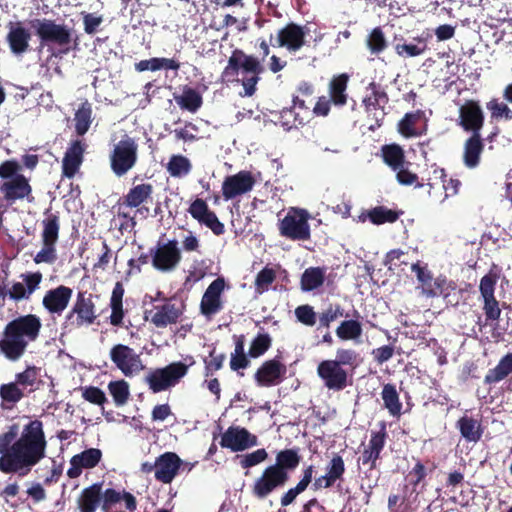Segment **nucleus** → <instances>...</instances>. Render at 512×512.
I'll use <instances>...</instances> for the list:
<instances>
[{"instance_id":"obj_1","label":"nucleus","mask_w":512,"mask_h":512,"mask_svg":"<svg viewBox=\"0 0 512 512\" xmlns=\"http://www.w3.org/2000/svg\"><path fill=\"white\" fill-rule=\"evenodd\" d=\"M47 447L41 420L28 418L22 426L12 423L0 434V472L26 476L46 458Z\"/></svg>"},{"instance_id":"obj_2","label":"nucleus","mask_w":512,"mask_h":512,"mask_svg":"<svg viewBox=\"0 0 512 512\" xmlns=\"http://www.w3.org/2000/svg\"><path fill=\"white\" fill-rule=\"evenodd\" d=\"M42 322L36 314L20 315L9 321L0 338V352L11 361H19L30 343L35 342L41 332Z\"/></svg>"},{"instance_id":"obj_3","label":"nucleus","mask_w":512,"mask_h":512,"mask_svg":"<svg viewBox=\"0 0 512 512\" xmlns=\"http://www.w3.org/2000/svg\"><path fill=\"white\" fill-rule=\"evenodd\" d=\"M263 72L264 67L258 58L241 49H235L222 72V78L229 82L240 81L244 88L243 96L251 97L257 90L256 86Z\"/></svg>"},{"instance_id":"obj_4","label":"nucleus","mask_w":512,"mask_h":512,"mask_svg":"<svg viewBox=\"0 0 512 512\" xmlns=\"http://www.w3.org/2000/svg\"><path fill=\"white\" fill-rule=\"evenodd\" d=\"M32 28L42 45L55 44L62 48V53L71 50H78L80 39L73 29L64 24H57L51 19H34L31 21Z\"/></svg>"},{"instance_id":"obj_5","label":"nucleus","mask_w":512,"mask_h":512,"mask_svg":"<svg viewBox=\"0 0 512 512\" xmlns=\"http://www.w3.org/2000/svg\"><path fill=\"white\" fill-rule=\"evenodd\" d=\"M185 361L188 363L172 362L163 368L151 370L145 377V383L153 393L176 386L187 375L189 367L195 363L192 356H187Z\"/></svg>"},{"instance_id":"obj_6","label":"nucleus","mask_w":512,"mask_h":512,"mask_svg":"<svg viewBox=\"0 0 512 512\" xmlns=\"http://www.w3.org/2000/svg\"><path fill=\"white\" fill-rule=\"evenodd\" d=\"M43 231L41 234L43 247L33 258L36 264H52L57 259L56 243L59 238L60 220L59 216L49 209L45 211V218L42 221Z\"/></svg>"},{"instance_id":"obj_7","label":"nucleus","mask_w":512,"mask_h":512,"mask_svg":"<svg viewBox=\"0 0 512 512\" xmlns=\"http://www.w3.org/2000/svg\"><path fill=\"white\" fill-rule=\"evenodd\" d=\"M109 160L110 168L116 176L122 177L127 174L138 160V144L135 139L125 135L114 145Z\"/></svg>"},{"instance_id":"obj_8","label":"nucleus","mask_w":512,"mask_h":512,"mask_svg":"<svg viewBox=\"0 0 512 512\" xmlns=\"http://www.w3.org/2000/svg\"><path fill=\"white\" fill-rule=\"evenodd\" d=\"M411 270L416 275L422 294L427 298H434L439 295L447 298L449 290H454L456 287L453 281L447 280L443 275L434 278L427 265H422L420 261L412 264Z\"/></svg>"},{"instance_id":"obj_9","label":"nucleus","mask_w":512,"mask_h":512,"mask_svg":"<svg viewBox=\"0 0 512 512\" xmlns=\"http://www.w3.org/2000/svg\"><path fill=\"white\" fill-rule=\"evenodd\" d=\"M97 318L92 295L86 291H79L72 309L65 317L64 327L69 330L78 329L84 325H91Z\"/></svg>"},{"instance_id":"obj_10","label":"nucleus","mask_w":512,"mask_h":512,"mask_svg":"<svg viewBox=\"0 0 512 512\" xmlns=\"http://www.w3.org/2000/svg\"><path fill=\"white\" fill-rule=\"evenodd\" d=\"M457 125L470 134H481L485 124V112L479 100L467 99L458 108Z\"/></svg>"},{"instance_id":"obj_11","label":"nucleus","mask_w":512,"mask_h":512,"mask_svg":"<svg viewBox=\"0 0 512 512\" xmlns=\"http://www.w3.org/2000/svg\"><path fill=\"white\" fill-rule=\"evenodd\" d=\"M289 480L290 476L284 475L277 468L269 465L255 479L251 487V493L256 499H266L274 491L284 487Z\"/></svg>"},{"instance_id":"obj_12","label":"nucleus","mask_w":512,"mask_h":512,"mask_svg":"<svg viewBox=\"0 0 512 512\" xmlns=\"http://www.w3.org/2000/svg\"><path fill=\"white\" fill-rule=\"evenodd\" d=\"M153 267L161 272L173 271L182 260V253L176 239L166 243L158 242L156 248L150 249Z\"/></svg>"},{"instance_id":"obj_13","label":"nucleus","mask_w":512,"mask_h":512,"mask_svg":"<svg viewBox=\"0 0 512 512\" xmlns=\"http://www.w3.org/2000/svg\"><path fill=\"white\" fill-rule=\"evenodd\" d=\"M110 358L114 365L126 376L137 375L145 369L140 354L128 345L116 344L110 350Z\"/></svg>"},{"instance_id":"obj_14","label":"nucleus","mask_w":512,"mask_h":512,"mask_svg":"<svg viewBox=\"0 0 512 512\" xmlns=\"http://www.w3.org/2000/svg\"><path fill=\"white\" fill-rule=\"evenodd\" d=\"M316 371L328 390L342 391L350 384L348 371L333 359L322 360Z\"/></svg>"},{"instance_id":"obj_15","label":"nucleus","mask_w":512,"mask_h":512,"mask_svg":"<svg viewBox=\"0 0 512 512\" xmlns=\"http://www.w3.org/2000/svg\"><path fill=\"white\" fill-rule=\"evenodd\" d=\"M279 231L281 236L293 241L308 240L311 235L308 215L302 210L287 213L279 223Z\"/></svg>"},{"instance_id":"obj_16","label":"nucleus","mask_w":512,"mask_h":512,"mask_svg":"<svg viewBox=\"0 0 512 512\" xmlns=\"http://www.w3.org/2000/svg\"><path fill=\"white\" fill-rule=\"evenodd\" d=\"M496 283L497 276L491 273L484 275L480 280L479 291L483 298L486 322L498 321L501 316L500 304L495 297Z\"/></svg>"},{"instance_id":"obj_17","label":"nucleus","mask_w":512,"mask_h":512,"mask_svg":"<svg viewBox=\"0 0 512 512\" xmlns=\"http://www.w3.org/2000/svg\"><path fill=\"white\" fill-rule=\"evenodd\" d=\"M255 184L256 179L252 172L241 170L225 177L222 183V195L225 200H231L250 192Z\"/></svg>"},{"instance_id":"obj_18","label":"nucleus","mask_w":512,"mask_h":512,"mask_svg":"<svg viewBox=\"0 0 512 512\" xmlns=\"http://www.w3.org/2000/svg\"><path fill=\"white\" fill-rule=\"evenodd\" d=\"M305 36L304 27L290 22L278 31L275 42L271 34L269 43L274 47H284L290 52H296L304 46Z\"/></svg>"},{"instance_id":"obj_19","label":"nucleus","mask_w":512,"mask_h":512,"mask_svg":"<svg viewBox=\"0 0 512 512\" xmlns=\"http://www.w3.org/2000/svg\"><path fill=\"white\" fill-rule=\"evenodd\" d=\"M258 444L256 435L251 434L246 428L230 426L221 436L220 445L233 452L244 451Z\"/></svg>"},{"instance_id":"obj_20","label":"nucleus","mask_w":512,"mask_h":512,"mask_svg":"<svg viewBox=\"0 0 512 512\" xmlns=\"http://www.w3.org/2000/svg\"><path fill=\"white\" fill-rule=\"evenodd\" d=\"M188 212L199 224L209 228L215 235L220 236L225 232L224 224L218 219L216 213L210 210L204 199L196 198L191 202Z\"/></svg>"},{"instance_id":"obj_21","label":"nucleus","mask_w":512,"mask_h":512,"mask_svg":"<svg viewBox=\"0 0 512 512\" xmlns=\"http://www.w3.org/2000/svg\"><path fill=\"white\" fill-rule=\"evenodd\" d=\"M286 372V365L276 357L264 361L255 372L254 379L261 387L276 386L284 380Z\"/></svg>"},{"instance_id":"obj_22","label":"nucleus","mask_w":512,"mask_h":512,"mask_svg":"<svg viewBox=\"0 0 512 512\" xmlns=\"http://www.w3.org/2000/svg\"><path fill=\"white\" fill-rule=\"evenodd\" d=\"M379 427L378 431L371 432L368 446L364 448L360 457L364 465H369L370 470L377 467V461L381 458V452L388 437L386 423L384 421L379 422Z\"/></svg>"},{"instance_id":"obj_23","label":"nucleus","mask_w":512,"mask_h":512,"mask_svg":"<svg viewBox=\"0 0 512 512\" xmlns=\"http://www.w3.org/2000/svg\"><path fill=\"white\" fill-rule=\"evenodd\" d=\"M0 191L9 204L23 199H27L29 202L34 200L32 187L28 179L22 174H17L12 179L3 182L0 185Z\"/></svg>"},{"instance_id":"obj_24","label":"nucleus","mask_w":512,"mask_h":512,"mask_svg":"<svg viewBox=\"0 0 512 512\" xmlns=\"http://www.w3.org/2000/svg\"><path fill=\"white\" fill-rule=\"evenodd\" d=\"M224 288L225 280L222 277L216 278L209 284L200 303V311L202 315L211 317L222 310L223 303L221 295Z\"/></svg>"},{"instance_id":"obj_25","label":"nucleus","mask_w":512,"mask_h":512,"mask_svg":"<svg viewBox=\"0 0 512 512\" xmlns=\"http://www.w3.org/2000/svg\"><path fill=\"white\" fill-rule=\"evenodd\" d=\"M20 277L22 282H13L8 289L9 298L15 302L29 300L43 279V275L39 271L23 273Z\"/></svg>"},{"instance_id":"obj_26","label":"nucleus","mask_w":512,"mask_h":512,"mask_svg":"<svg viewBox=\"0 0 512 512\" xmlns=\"http://www.w3.org/2000/svg\"><path fill=\"white\" fill-rule=\"evenodd\" d=\"M183 461L174 452H165L156 458L155 479L163 484H170L177 476Z\"/></svg>"},{"instance_id":"obj_27","label":"nucleus","mask_w":512,"mask_h":512,"mask_svg":"<svg viewBox=\"0 0 512 512\" xmlns=\"http://www.w3.org/2000/svg\"><path fill=\"white\" fill-rule=\"evenodd\" d=\"M6 42L12 54L23 55L29 50L31 40L30 31L21 22H9Z\"/></svg>"},{"instance_id":"obj_28","label":"nucleus","mask_w":512,"mask_h":512,"mask_svg":"<svg viewBox=\"0 0 512 512\" xmlns=\"http://www.w3.org/2000/svg\"><path fill=\"white\" fill-rule=\"evenodd\" d=\"M184 305L172 302V299L166 300L163 305L154 307L155 312L151 315L150 321L156 327L164 328L168 325L177 323L183 314Z\"/></svg>"},{"instance_id":"obj_29","label":"nucleus","mask_w":512,"mask_h":512,"mask_svg":"<svg viewBox=\"0 0 512 512\" xmlns=\"http://www.w3.org/2000/svg\"><path fill=\"white\" fill-rule=\"evenodd\" d=\"M72 293V289L65 285L50 289L44 295L42 305L49 313L60 315L67 308Z\"/></svg>"},{"instance_id":"obj_30","label":"nucleus","mask_w":512,"mask_h":512,"mask_svg":"<svg viewBox=\"0 0 512 512\" xmlns=\"http://www.w3.org/2000/svg\"><path fill=\"white\" fill-rule=\"evenodd\" d=\"M102 452L98 448H89L79 454L74 455L67 470V476L71 479L78 478L83 469H91L98 465L101 461Z\"/></svg>"},{"instance_id":"obj_31","label":"nucleus","mask_w":512,"mask_h":512,"mask_svg":"<svg viewBox=\"0 0 512 512\" xmlns=\"http://www.w3.org/2000/svg\"><path fill=\"white\" fill-rule=\"evenodd\" d=\"M85 151V144L81 140L72 141L62 160V176L73 178L78 172Z\"/></svg>"},{"instance_id":"obj_32","label":"nucleus","mask_w":512,"mask_h":512,"mask_svg":"<svg viewBox=\"0 0 512 512\" xmlns=\"http://www.w3.org/2000/svg\"><path fill=\"white\" fill-rule=\"evenodd\" d=\"M484 148L485 143L481 134H470L463 144L462 160L465 167L469 169L478 167Z\"/></svg>"},{"instance_id":"obj_33","label":"nucleus","mask_w":512,"mask_h":512,"mask_svg":"<svg viewBox=\"0 0 512 512\" xmlns=\"http://www.w3.org/2000/svg\"><path fill=\"white\" fill-rule=\"evenodd\" d=\"M425 118L422 110L406 113L398 122V132L405 138L418 137L426 132V124L420 127L418 124Z\"/></svg>"},{"instance_id":"obj_34","label":"nucleus","mask_w":512,"mask_h":512,"mask_svg":"<svg viewBox=\"0 0 512 512\" xmlns=\"http://www.w3.org/2000/svg\"><path fill=\"white\" fill-rule=\"evenodd\" d=\"M102 483H94L84 488L78 499L77 505L80 512H96L101 504Z\"/></svg>"},{"instance_id":"obj_35","label":"nucleus","mask_w":512,"mask_h":512,"mask_svg":"<svg viewBox=\"0 0 512 512\" xmlns=\"http://www.w3.org/2000/svg\"><path fill=\"white\" fill-rule=\"evenodd\" d=\"M361 315L356 309L353 310L352 318L343 320L336 328V335L342 341L358 340L363 333Z\"/></svg>"},{"instance_id":"obj_36","label":"nucleus","mask_w":512,"mask_h":512,"mask_svg":"<svg viewBox=\"0 0 512 512\" xmlns=\"http://www.w3.org/2000/svg\"><path fill=\"white\" fill-rule=\"evenodd\" d=\"M301 459L299 448H286L277 452L275 463L272 466L284 475L290 476V473L299 466Z\"/></svg>"},{"instance_id":"obj_37","label":"nucleus","mask_w":512,"mask_h":512,"mask_svg":"<svg viewBox=\"0 0 512 512\" xmlns=\"http://www.w3.org/2000/svg\"><path fill=\"white\" fill-rule=\"evenodd\" d=\"M380 395L383 401V408H385L392 417L400 418L403 404L396 386L392 383L384 384Z\"/></svg>"},{"instance_id":"obj_38","label":"nucleus","mask_w":512,"mask_h":512,"mask_svg":"<svg viewBox=\"0 0 512 512\" xmlns=\"http://www.w3.org/2000/svg\"><path fill=\"white\" fill-rule=\"evenodd\" d=\"M326 278L325 267H309L304 270L300 279L303 292H311L323 286Z\"/></svg>"},{"instance_id":"obj_39","label":"nucleus","mask_w":512,"mask_h":512,"mask_svg":"<svg viewBox=\"0 0 512 512\" xmlns=\"http://www.w3.org/2000/svg\"><path fill=\"white\" fill-rule=\"evenodd\" d=\"M177 105L185 111L196 113L203 105L202 95L194 88L185 85L182 94H174Z\"/></svg>"},{"instance_id":"obj_40","label":"nucleus","mask_w":512,"mask_h":512,"mask_svg":"<svg viewBox=\"0 0 512 512\" xmlns=\"http://www.w3.org/2000/svg\"><path fill=\"white\" fill-rule=\"evenodd\" d=\"M461 436L468 442H478L483 435L481 422L467 415L462 416L456 422Z\"/></svg>"},{"instance_id":"obj_41","label":"nucleus","mask_w":512,"mask_h":512,"mask_svg":"<svg viewBox=\"0 0 512 512\" xmlns=\"http://www.w3.org/2000/svg\"><path fill=\"white\" fill-rule=\"evenodd\" d=\"M27 393L15 382L4 383L0 386L1 407L13 409Z\"/></svg>"},{"instance_id":"obj_42","label":"nucleus","mask_w":512,"mask_h":512,"mask_svg":"<svg viewBox=\"0 0 512 512\" xmlns=\"http://www.w3.org/2000/svg\"><path fill=\"white\" fill-rule=\"evenodd\" d=\"M400 213L387 208L386 206H376L367 211L366 214L362 213L359 216L360 221L364 222L369 219L374 225H382L385 223H394L399 219Z\"/></svg>"},{"instance_id":"obj_43","label":"nucleus","mask_w":512,"mask_h":512,"mask_svg":"<svg viewBox=\"0 0 512 512\" xmlns=\"http://www.w3.org/2000/svg\"><path fill=\"white\" fill-rule=\"evenodd\" d=\"M153 194V186L150 183H141L133 186L124 196V204L130 208H137L148 201Z\"/></svg>"},{"instance_id":"obj_44","label":"nucleus","mask_w":512,"mask_h":512,"mask_svg":"<svg viewBox=\"0 0 512 512\" xmlns=\"http://www.w3.org/2000/svg\"><path fill=\"white\" fill-rule=\"evenodd\" d=\"M349 77L347 74L334 76L329 83V95L335 106H344L347 103L346 89Z\"/></svg>"},{"instance_id":"obj_45","label":"nucleus","mask_w":512,"mask_h":512,"mask_svg":"<svg viewBox=\"0 0 512 512\" xmlns=\"http://www.w3.org/2000/svg\"><path fill=\"white\" fill-rule=\"evenodd\" d=\"M510 374H512V353H507L499 360L496 367L488 370L484 383L488 385L498 383Z\"/></svg>"},{"instance_id":"obj_46","label":"nucleus","mask_w":512,"mask_h":512,"mask_svg":"<svg viewBox=\"0 0 512 512\" xmlns=\"http://www.w3.org/2000/svg\"><path fill=\"white\" fill-rule=\"evenodd\" d=\"M41 377V368L35 365H28L22 372L16 373L15 382L25 391L28 387V393L38 388Z\"/></svg>"},{"instance_id":"obj_47","label":"nucleus","mask_w":512,"mask_h":512,"mask_svg":"<svg viewBox=\"0 0 512 512\" xmlns=\"http://www.w3.org/2000/svg\"><path fill=\"white\" fill-rule=\"evenodd\" d=\"M192 163L190 159L182 154H173L170 156L165 169L173 178H183L192 171Z\"/></svg>"},{"instance_id":"obj_48","label":"nucleus","mask_w":512,"mask_h":512,"mask_svg":"<svg viewBox=\"0 0 512 512\" xmlns=\"http://www.w3.org/2000/svg\"><path fill=\"white\" fill-rule=\"evenodd\" d=\"M123 295L124 288L120 282H117L113 288L111 299H110V307H111V315H110V323L113 326H121L123 324L124 311H123Z\"/></svg>"},{"instance_id":"obj_49","label":"nucleus","mask_w":512,"mask_h":512,"mask_svg":"<svg viewBox=\"0 0 512 512\" xmlns=\"http://www.w3.org/2000/svg\"><path fill=\"white\" fill-rule=\"evenodd\" d=\"M382 158L386 165L392 170H398L401 166L409 164L405 160V153L403 148L398 144H388L381 148Z\"/></svg>"},{"instance_id":"obj_50","label":"nucleus","mask_w":512,"mask_h":512,"mask_svg":"<svg viewBox=\"0 0 512 512\" xmlns=\"http://www.w3.org/2000/svg\"><path fill=\"white\" fill-rule=\"evenodd\" d=\"M75 131L77 135L83 136L90 128L92 119V105L87 100L82 102L75 112Z\"/></svg>"},{"instance_id":"obj_51","label":"nucleus","mask_w":512,"mask_h":512,"mask_svg":"<svg viewBox=\"0 0 512 512\" xmlns=\"http://www.w3.org/2000/svg\"><path fill=\"white\" fill-rule=\"evenodd\" d=\"M432 175L435 180H438L439 183L442 184V187L445 191L444 199L448 197L455 196L459 193L461 187V181L459 179H446L447 175L444 168L433 165L432 167Z\"/></svg>"},{"instance_id":"obj_52","label":"nucleus","mask_w":512,"mask_h":512,"mask_svg":"<svg viewBox=\"0 0 512 512\" xmlns=\"http://www.w3.org/2000/svg\"><path fill=\"white\" fill-rule=\"evenodd\" d=\"M306 122L307 116L295 112L292 107H286L280 111L279 123L285 130L297 128L299 125L303 126Z\"/></svg>"},{"instance_id":"obj_53","label":"nucleus","mask_w":512,"mask_h":512,"mask_svg":"<svg viewBox=\"0 0 512 512\" xmlns=\"http://www.w3.org/2000/svg\"><path fill=\"white\" fill-rule=\"evenodd\" d=\"M325 471L326 477L333 483V485L337 481L343 480L346 468L342 456L337 453L334 454L327 463Z\"/></svg>"},{"instance_id":"obj_54","label":"nucleus","mask_w":512,"mask_h":512,"mask_svg":"<svg viewBox=\"0 0 512 512\" xmlns=\"http://www.w3.org/2000/svg\"><path fill=\"white\" fill-rule=\"evenodd\" d=\"M368 89L371 90V95L364 98L363 104L367 111H370L372 108L376 109L380 107L382 104H386L388 102V96L386 92L381 89L380 85L375 82H371L368 86Z\"/></svg>"},{"instance_id":"obj_55","label":"nucleus","mask_w":512,"mask_h":512,"mask_svg":"<svg viewBox=\"0 0 512 512\" xmlns=\"http://www.w3.org/2000/svg\"><path fill=\"white\" fill-rule=\"evenodd\" d=\"M366 45L373 55H379L387 48L388 44L381 27H375L371 30L367 36Z\"/></svg>"},{"instance_id":"obj_56","label":"nucleus","mask_w":512,"mask_h":512,"mask_svg":"<svg viewBox=\"0 0 512 512\" xmlns=\"http://www.w3.org/2000/svg\"><path fill=\"white\" fill-rule=\"evenodd\" d=\"M272 345V338L268 333H258L252 340L248 356L251 358H258L264 355Z\"/></svg>"},{"instance_id":"obj_57","label":"nucleus","mask_w":512,"mask_h":512,"mask_svg":"<svg viewBox=\"0 0 512 512\" xmlns=\"http://www.w3.org/2000/svg\"><path fill=\"white\" fill-rule=\"evenodd\" d=\"M417 44H400L397 43L394 46L395 52L399 56L403 57H416L423 54L427 49L426 41L423 38H415Z\"/></svg>"},{"instance_id":"obj_58","label":"nucleus","mask_w":512,"mask_h":512,"mask_svg":"<svg viewBox=\"0 0 512 512\" xmlns=\"http://www.w3.org/2000/svg\"><path fill=\"white\" fill-rule=\"evenodd\" d=\"M486 108L489 110L492 120H512V109L506 103L500 102L497 98H492L487 102Z\"/></svg>"},{"instance_id":"obj_59","label":"nucleus","mask_w":512,"mask_h":512,"mask_svg":"<svg viewBox=\"0 0 512 512\" xmlns=\"http://www.w3.org/2000/svg\"><path fill=\"white\" fill-rule=\"evenodd\" d=\"M108 390L117 406L124 405L129 398V385L125 380L111 381Z\"/></svg>"},{"instance_id":"obj_60","label":"nucleus","mask_w":512,"mask_h":512,"mask_svg":"<svg viewBox=\"0 0 512 512\" xmlns=\"http://www.w3.org/2000/svg\"><path fill=\"white\" fill-rule=\"evenodd\" d=\"M333 360L338 362L341 367L349 366L352 369H355L361 361L359 353L351 348L337 349L336 358Z\"/></svg>"},{"instance_id":"obj_61","label":"nucleus","mask_w":512,"mask_h":512,"mask_svg":"<svg viewBox=\"0 0 512 512\" xmlns=\"http://www.w3.org/2000/svg\"><path fill=\"white\" fill-rule=\"evenodd\" d=\"M276 272L274 269L264 267L260 270L255 279V289L258 293H263L268 290L269 286L275 281Z\"/></svg>"},{"instance_id":"obj_62","label":"nucleus","mask_w":512,"mask_h":512,"mask_svg":"<svg viewBox=\"0 0 512 512\" xmlns=\"http://www.w3.org/2000/svg\"><path fill=\"white\" fill-rule=\"evenodd\" d=\"M295 316L297 320L303 325L312 327L316 324V312L309 304L300 305L295 309Z\"/></svg>"},{"instance_id":"obj_63","label":"nucleus","mask_w":512,"mask_h":512,"mask_svg":"<svg viewBox=\"0 0 512 512\" xmlns=\"http://www.w3.org/2000/svg\"><path fill=\"white\" fill-rule=\"evenodd\" d=\"M225 359V354L217 353L216 349H212L209 353V359H204L205 375L209 376L212 375L215 371L220 370L223 367Z\"/></svg>"},{"instance_id":"obj_64","label":"nucleus","mask_w":512,"mask_h":512,"mask_svg":"<svg viewBox=\"0 0 512 512\" xmlns=\"http://www.w3.org/2000/svg\"><path fill=\"white\" fill-rule=\"evenodd\" d=\"M267 458V451L264 448H260L242 456L240 465L243 469H248L264 462Z\"/></svg>"}]
</instances>
